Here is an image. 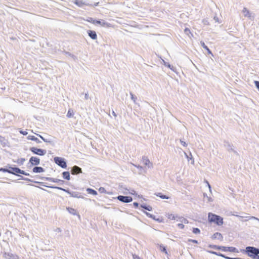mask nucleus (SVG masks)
Wrapping results in <instances>:
<instances>
[{
    "label": "nucleus",
    "mask_w": 259,
    "mask_h": 259,
    "mask_svg": "<svg viewBox=\"0 0 259 259\" xmlns=\"http://www.w3.org/2000/svg\"><path fill=\"white\" fill-rule=\"evenodd\" d=\"M84 98L86 100H88L89 99V95H88V93H85V96H84Z\"/></svg>",
    "instance_id": "57"
},
{
    "label": "nucleus",
    "mask_w": 259,
    "mask_h": 259,
    "mask_svg": "<svg viewBox=\"0 0 259 259\" xmlns=\"http://www.w3.org/2000/svg\"><path fill=\"white\" fill-rule=\"evenodd\" d=\"M142 161L144 164L147 166L148 168H151L153 167L152 163L150 161L149 159L147 157L143 156Z\"/></svg>",
    "instance_id": "14"
},
{
    "label": "nucleus",
    "mask_w": 259,
    "mask_h": 259,
    "mask_svg": "<svg viewBox=\"0 0 259 259\" xmlns=\"http://www.w3.org/2000/svg\"><path fill=\"white\" fill-rule=\"evenodd\" d=\"M112 114L114 116H116V113L114 112V111H113L112 112Z\"/></svg>",
    "instance_id": "62"
},
{
    "label": "nucleus",
    "mask_w": 259,
    "mask_h": 259,
    "mask_svg": "<svg viewBox=\"0 0 259 259\" xmlns=\"http://www.w3.org/2000/svg\"><path fill=\"white\" fill-rule=\"evenodd\" d=\"M5 140V138L0 135V142L3 143Z\"/></svg>",
    "instance_id": "53"
},
{
    "label": "nucleus",
    "mask_w": 259,
    "mask_h": 259,
    "mask_svg": "<svg viewBox=\"0 0 259 259\" xmlns=\"http://www.w3.org/2000/svg\"><path fill=\"white\" fill-rule=\"evenodd\" d=\"M254 84L256 88L259 90V81H254Z\"/></svg>",
    "instance_id": "48"
},
{
    "label": "nucleus",
    "mask_w": 259,
    "mask_h": 259,
    "mask_svg": "<svg viewBox=\"0 0 259 259\" xmlns=\"http://www.w3.org/2000/svg\"><path fill=\"white\" fill-rule=\"evenodd\" d=\"M133 256L134 259H140V258L138 255H137L136 254H133Z\"/></svg>",
    "instance_id": "54"
},
{
    "label": "nucleus",
    "mask_w": 259,
    "mask_h": 259,
    "mask_svg": "<svg viewBox=\"0 0 259 259\" xmlns=\"http://www.w3.org/2000/svg\"><path fill=\"white\" fill-rule=\"evenodd\" d=\"M214 19L215 20V21L216 22H218V21H219V20H218V18H217V17H214Z\"/></svg>",
    "instance_id": "61"
},
{
    "label": "nucleus",
    "mask_w": 259,
    "mask_h": 259,
    "mask_svg": "<svg viewBox=\"0 0 259 259\" xmlns=\"http://www.w3.org/2000/svg\"><path fill=\"white\" fill-rule=\"evenodd\" d=\"M67 116L68 118H70V117H72L73 116V112H72V111H71V110H69L68 112H67Z\"/></svg>",
    "instance_id": "38"
},
{
    "label": "nucleus",
    "mask_w": 259,
    "mask_h": 259,
    "mask_svg": "<svg viewBox=\"0 0 259 259\" xmlns=\"http://www.w3.org/2000/svg\"><path fill=\"white\" fill-rule=\"evenodd\" d=\"M224 147L229 152H233L234 154H237V152L234 148V146L228 142H224Z\"/></svg>",
    "instance_id": "9"
},
{
    "label": "nucleus",
    "mask_w": 259,
    "mask_h": 259,
    "mask_svg": "<svg viewBox=\"0 0 259 259\" xmlns=\"http://www.w3.org/2000/svg\"><path fill=\"white\" fill-rule=\"evenodd\" d=\"M20 171V168L18 167H10V171H9V173L16 175L17 174H18V172Z\"/></svg>",
    "instance_id": "17"
},
{
    "label": "nucleus",
    "mask_w": 259,
    "mask_h": 259,
    "mask_svg": "<svg viewBox=\"0 0 259 259\" xmlns=\"http://www.w3.org/2000/svg\"><path fill=\"white\" fill-rule=\"evenodd\" d=\"M141 207L147 210H149V211H151L152 209V208L151 206H146L144 204H142L141 205Z\"/></svg>",
    "instance_id": "31"
},
{
    "label": "nucleus",
    "mask_w": 259,
    "mask_h": 259,
    "mask_svg": "<svg viewBox=\"0 0 259 259\" xmlns=\"http://www.w3.org/2000/svg\"><path fill=\"white\" fill-rule=\"evenodd\" d=\"M180 142L183 146H184V147L187 146V144L185 142L182 141V140H180Z\"/></svg>",
    "instance_id": "49"
},
{
    "label": "nucleus",
    "mask_w": 259,
    "mask_h": 259,
    "mask_svg": "<svg viewBox=\"0 0 259 259\" xmlns=\"http://www.w3.org/2000/svg\"><path fill=\"white\" fill-rule=\"evenodd\" d=\"M184 155L186 156V157L187 158L188 160L189 161L190 159L192 160L191 163L192 164H194V160L192 157V155L191 154V153H190L189 155H188L186 152H184Z\"/></svg>",
    "instance_id": "22"
},
{
    "label": "nucleus",
    "mask_w": 259,
    "mask_h": 259,
    "mask_svg": "<svg viewBox=\"0 0 259 259\" xmlns=\"http://www.w3.org/2000/svg\"><path fill=\"white\" fill-rule=\"evenodd\" d=\"M162 61L165 66L168 67L169 68H170L171 70H173L172 68L171 67V66L168 64V63L166 62L163 59H162Z\"/></svg>",
    "instance_id": "36"
},
{
    "label": "nucleus",
    "mask_w": 259,
    "mask_h": 259,
    "mask_svg": "<svg viewBox=\"0 0 259 259\" xmlns=\"http://www.w3.org/2000/svg\"><path fill=\"white\" fill-rule=\"evenodd\" d=\"M253 259H259L258 254H257V256H255Z\"/></svg>",
    "instance_id": "60"
},
{
    "label": "nucleus",
    "mask_w": 259,
    "mask_h": 259,
    "mask_svg": "<svg viewBox=\"0 0 259 259\" xmlns=\"http://www.w3.org/2000/svg\"><path fill=\"white\" fill-rule=\"evenodd\" d=\"M207 183L208 186V187H209V189H210V185L208 184V182H207Z\"/></svg>",
    "instance_id": "63"
},
{
    "label": "nucleus",
    "mask_w": 259,
    "mask_h": 259,
    "mask_svg": "<svg viewBox=\"0 0 259 259\" xmlns=\"http://www.w3.org/2000/svg\"><path fill=\"white\" fill-rule=\"evenodd\" d=\"M88 33L89 34V36L93 39H97V36L96 32L92 30H89L88 31Z\"/></svg>",
    "instance_id": "18"
},
{
    "label": "nucleus",
    "mask_w": 259,
    "mask_h": 259,
    "mask_svg": "<svg viewBox=\"0 0 259 259\" xmlns=\"http://www.w3.org/2000/svg\"><path fill=\"white\" fill-rule=\"evenodd\" d=\"M0 171H2L3 172H7L9 173V171H10V168L9 169H6V168H1Z\"/></svg>",
    "instance_id": "47"
},
{
    "label": "nucleus",
    "mask_w": 259,
    "mask_h": 259,
    "mask_svg": "<svg viewBox=\"0 0 259 259\" xmlns=\"http://www.w3.org/2000/svg\"><path fill=\"white\" fill-rule=\"evenodd\" d=\"M217 255L221 256V257H224V258H225L226 259H234L232 257H228V256H226L225 255H224L223 254H222L221 253H218Z\"/></svg>",
    "instance_id": "37"
},
{
    "label": "nucleus",
    "mask_w": 259,
    "mask_h": 259,
    "mask_svg": "<svg viewBox=\"0 0 259 259\" xmlns=\"http://www.w3.org/2000/svg\"><path fill=\"white\" fill-rule=\"evenodd\" d=\"M63 177L64 179H66L67 180H69L70 178V174L68 171H64L62 173Z\"/></svg>",
    "instance_id": "23"
},
{
    "label": "nucleus",
    "mask_w": 259,
    "mask_h": 259,
    "mask_svg": "<svg viewBox=\"0 0 259 259\" xmlns=\"http://www.w3.org/2000/svg\"><path fill=\"white\" fill-rule=\"evenodd\" d=\"M244 251L252 258L259 254V249L252 246L246 247Z\"/></svg>",
    "instance_id": "2"
},
{
    "label": "nucleus",
    "mask_w": 259,
    "mask_h": 259,
    "mask_svg": "<svg viewBox=\"0 0 259 259\" xmlns=\"http://www.w3.org/2000/svg\"><path fill=\"white\" fill-rule=\"evenodd\" d=\"M25 161V159L22 158L18 159L17 160V161H16V162L20 165H22Z\"/></svg>",
    "instance_id": "32"
},
{
    "label": "nucleus",
    "mask_w": 259,
    "mask_h": 259,
    "mask_svg": "<svg viewBox=\"0 0 259 259\" xmlns=\"http://www.w3.org/2000/svg\"><path fill=\"white\" fill-rule=\"evenodd\" d=\"M45 171L41 167L35 166L33 168V172L35 173H40Z\"/></svg>",
    "instance_id": "20"
},
{
    "label": "nucleus",
    "mask_w": 259,
    "mask_h": 259,
    "mask_svg": "<svg viewBox=\"0 0 259 259\" xmlns=\"http://www.w3.org/2000/svg\"><path fill=\"white\" fill-rule=\"evenodd\" d=\"M87 191L88 192V193L94 195H96L97 194V191H96L95 190H94L91 188H88L87 189Z\"/></svg>",
    "instance_id": "27"
},
{
    "label": "nucleus",
    "mask_w": 259,
    "mask_h": 259,
    "mask_svg": "<svg viewBox=\"0 0 259 259\" xmlns=\"http://www.w3.org/2000/svg\"><path fill=\"white\" fill-rule=\"evenodd\" d=\"M67 209L68 210V212L70 213H71L73 215H77V214L76 210L74 209V208L68 207V208H67Z\"/></svg>",
    "instance_id": "26"
},
{
    "label": "nucleus",
    "mask_w": 259,
    "mask_h": 259,
    "mask_svg": "<svg viewBox=\"0 0 259 259\" xmlns=\"http://www.w3.org/2000/svg\"><path fill=\"white\" fill-rule=\"evenodd\" d=\"M209 247L215 249H221L224 251L238 252L237 249L234 247L219 246L215 245H209Z\"/></svg>",
    "instance_id": "3"
},
{
    "label": "nucleus",
    "mask_w": 259,
    "mask_h": 259,
    "mask_svg": "<svg viewBox=\"0 0 259 259\" xmlns=\"http://www.w3.org/2000/svg\"><path fill=\"white\" fill-rule=\"evenodd\" d=\"M208 252L211 253V254H215V255H218V252H215V251H208Z\"/></svg>",
    "instance_id": "55"
},
{
    "label": "nucleus",
    "mask_w": 259,
    "mask_h": 259,
    "mask_svg": "<svg viewBox=\"0 0 259 259\" xmlns=\"http://www.w3.org/2000/svg\"><path fill=\"white\" fill-rule=\"evenodd\" d=\"M22 179L28 181H31V180L28 178H23Z\"/></svg>",
    "instance_id": "59"
},
{
    "label": "nucleus",
    "mask_w": 259,
    "mask_h": 259,
    "mask_svg": "<svg viewBox=\"0 0 259 259\" xmlns=\"http://www.w3.org/2000/svg\"><path fill=\"white\" fill-rule=\"evenodd\" d=\"M39 136L40 137V138L45 142H47V143H51V141H48L47 139H45L44 138H43L41 136L39 135Z\"/></svg>",
    "instance_id": "45"
},
{
    "label": "nucleus",
    "mask_w": 259,
    "mask_h": 259,
    "mask_svg": "<svg viewBox=\"0 0 259 259\" xmlns=\"http://www.w3.org/2000/svg\"><path fill=\"white\" fill-rule=\"evenodd\" d=\"M74 3L80 7H81L84 5H87V4L82 0H75Z\"/></svg>",
    "instance_id": "21"
},
{
    "label": "nucleus",
    "mask_w": 259,
    "mask_h": 259,
    "mask_svg": "<svg viewBox=\"0 0 259 259\" xmlns=\"http://www.w3.org/2000/svg\"><path fill=\"white\" fill-rule=\"evenodd\" d=\"M161 250L162 252H164L165 254H167V251L166 250V248L164 246H160Z\"/></svg>",
    "instance_id": "43"
},
{
    "label": "nucleus",
    "mask_w": 259,
    "mask_h": 259,
    "mask_svg": "<svg viewBox=\"0 0 259 259\" xmlns=\"http://www.w3.org/2000/svg\"><path fill=\"white\" fill-rule=\"evenodd\" d=\"M200 232V230L198 228H195L193 229V233L194 234H199Z\"/></svg>",
    "instance_id": "39"
},
{
    "label": "nucleus",
    "mask_w": 259,
    "mask_h": 259,
    "mask_svg": "<svg viewBox=\"0 0 259 259\" xmlns=\"http://www.w3.org/2000/svg\"><path fill=\"white\" fill-rule=\"evenodd\" d=\"M66 54L69 56H70V57H71L74 60H76L77 59L76 56L73 54H71L69 52H66Z\"/></svg>",
    "instance_id": "35"
},
{
    "label": "nucleus",
    "mask_w": 259,
    "mask_h": 259,
    "mask_svg": "<svg viewBox=\"0 0 259 259\" xmlns=\"http://www.w3.org/2000/svg\"><path fill=\"white\" fill-rule=\"evenodd\" d=\"M181 222L185 224H187L188 223V221L186 219L183 218H181Z\"/></svg>",
    "instance_id": "46"
},
{
    "label": "nucleus",
    "mask_w": 259,
    "mask_h": 259,
    "mask_svg": "<svg viewBox=\"0 0 259 259\" xmlns=\"http://www.w3.org/2000/svg\"><path fill=\"white\" fill-rule=\"evenodd\" d=\"M99 191L101 193H105L106 192V190L103 187H100L99 189Z\"/></svg>",
    "instance_id": "42"
},
{
    "label": "nucleus",
    "mask_w": 259,
    "mask_h": 259,
    "mask_svg": "<svg viewBox=\"0 0 259 259\" xmlns=\"http://www.w3.org/2000/svg\"><path fill=\"white\" fill-rule=\"evenodd\" d=\"M212 239H218L221 241L223 240V236L219 232L215 233L212 236Z\"/></svg>",
    "instance_id": "16"
},
{
    "label": "nucleus",
    "mask_w": 259,
    "mask_h": 259,
    "mask_svg": "<svg viewBox=\"0 0 259 259\" xmlns=\"http://www.w3.org/2000/svg\"><path fill=\"white\" fill-rule=\"evenodd\" d=\"M55 231L57 232H60L61 231V230L60 228H57Z\"/></svg>",
    "instance_id": "58"
},
{
    "label": "nucleus",
    "mask_w": 259,
    "mask_h": 259,
    "mask_svg": "<svg viewBox=\"0 0 259 259\" xmlns=\"http://www.w3.org/2000/svg\"><path fill=\"white\" fill-rule=\"evenodd\" d=\"M184 32L189 37H190V34H191L192 36L193 35V34L191 33L190 30L189 28H186L185 29Z\"/></svg>",
    "instance_id": "34"
},
{
    "label": "nucleus",
    "mask_w": 259,
    "mask_h": 259,
    "mask_svg": "<svg viewBox=\"0 0 259 259\" xmlns=\"http://www.w3.org/2000/svg\"><path fill=\"white\" fill-rule=\"evenodd\" d=\"M117 199L121 202L128 203L132 201L133 199L130 196H124L122 195H119L117 197Z\"/></svg>",
    "instance_id": "10"
},
{
    "label": "nucleus",
    "mask_w": 259,
    "mask_h": 259,
    "mask_svg": "<svg viewBox=\"0 0 259 259\" xmlns=\"http://www.w3.org/2000/svg\"><path fill=\"white\" fill-rule=\"evenodd\" d=\"M144 212L146 214V215L148 216V217L159 222V219H156L155 216L153 215V214H151L149 213V212H147L146 211H144Z\"/></svg>",
    "instance_id": "30"
},
{
    "label": "nucleus",
    "mask_w": 259,
    "mask_h": 259,
    "mask_svg": "<svg viewBox=\"0 0 259 259\" xmlns=\"http://www.w3.org/2000/svg\"><path fill=\"white\" fill-rule=\"evenodd\" d=\"M233 215L239 218L241 221H243V220H242L243 218H245V221H248V220H251V219H254V220H257L259 221V220L257 218H256L254 217L241 216V215H239L235 214H233Z\"/></svg>",
    "instance_id": "15"
},
{
    "label": "nucleus",
    "mask_w": 259,
    "mask_h": 259,
    "mask_svg": "<svg viewBox=\"0 0 259 259\" xmlns=\"http://www.w3.org/2000/svg\"><path fill=\"white\" fill-rule=\"evenodd\" d=\"M126 191H127V192H124V193L125 194H132V195H137V193L136 192V191L133 189H131L130 190L127 189H125Z\"/></svg>",
    "instance_id": "28"
},
{
    "label": "nucleus",
    "mask_w": 259,
    "mask_h": 259,
    "mask_svg": "<svg viewBox=\"0 0 259 259\" xmlns=\"http://www.w3.org/2000/svg\"><path fill=\"white\" fill-rule=\"evenodd\" d=\"M20 133L23 135H27L28 134V133L26 131H20Z\"/></svg>",
    "instance_id": "51"
},
{
    "label": "nucleus",
    "mask_w": 259,
    "mask_h": 259,
    "mask_svg": "<svg viewBox=\"0 0 259 259\" xmlns=\"http://www.w3.org/2000/svg\"><path fill=\"white\" fill-rule=\"evenodd\" d=\"M242 12L245 17H247L250 20H253L254 17V14L252 12H250L246 8L244 7Z\"/></svg>",
    "instance_id": "7"
},
{
    "label": "nucleus",
    "mask_w": 259,
    "mask_h": 259,
    "mask_svg": "<svg viewBox=\"0 0 259 259\" xmlns=\"http://www.w3.org/2000/svg\"><path fill=\"white\" fill-rule=\"evenodd\" d=\"M208 201H211V198H208Z\"/></svg>",
    "instance_id": "64"
},
{
    "label": "nucleus",
    "mask_w": 259,
    "mask_h": 259,
    "mask_svg": "<svg viewBox=\"0 0 259 259\" xmlns=\"http://www.w3.org/2000/svg\"><path fill=\"white\" fill-rule=\"evenodd\" d=\"M89 22H92L94 24H100L102 26L104 27H109L110 24L105 22L104 20H93L92 18H91V20H89Z\"/></svg>",
    "instance_id": "8"
},
{
    "label": "nucleus",
    "mask_w": 259,
    "mask_h": 259,
    "mask_svg": "<svg viewBox=\"0 0 259 259\" xmlns=\"http://www.w3.org/2000/svg\"><path fill=\"white\" fill-rule=\"evenodd\" d=\"M133 205L135 207H137L139 206V203L138 202H134Z\"/></svg>",
    "instance_id": "56"
},
{
    "label": "nucleus",
    "mask_w": 259,
    "mask_h": 259,
    "mask_svg": "<svg viewBox=\"0 0 259 259\" xmlns=\"http://www.w3.org/2000/svg\"><path fill=\"white\" fill-rule=\"evenodd\" d=\"M71 172L72 175H77L82 173V169L79 166L75 165L72 167Z\"/></svg>",
    "instance_id": "13"
},
{
    "label": "nucleus",
    "mask_w": 259,
    "mask_h": 259,
    "mask_svg": "<svg viewBox=\"0 0 259 259\" xmlns=\"http://www.w3.org/2000/svg\"><path fill=\"white\" fill-rule=\"evenodd\" d=\"M29 163L32 165H37L39 164L40 159L36 157L32 156L29 159Z\"/></svg>",
    "instance_id": "12"
},
{
    "label": "nucleus",
    "mask_w": 259,
    "mask_h": 259,
    "mask_svg": "<svg viewBox=\"0 0 259 259\" xmlns=\"http://www.w3.org/2000/svg\"><path fill=\"white\" fill-rule=\"evenodd\" d=\"M47 179L48 181L54 182V183H60L61 185L63 184L64 181L61 180H59L58 179L53 178H47Z\"/></svg>",
    "instance_id": "19"
},
{
    "label": "nucleus",
    "mask_w": 259,
    "mask_h": 259,
    "mask_svg": "<svg viewBox=\"0 0 259 259\" xmlns=\"http://www.w3.org/2000/svg\"><path fill=\"white\" fill-rule=\"evenodd\" d=\"M208 219L209 222L213 223L218 226L222 225L224 223L223 218L211 212L208 213Z\"/></svg>",
    "instance_id": "1"
},
{
    "label": "nucleus",
    "mask_w": 259,
    "mask_h": 259,
    "mask_svg": "<svg viewBox=\"0 0 259 259\" xmlns=\"http://www.w3.org/2000/svg\"><path fill=\"white\" fill-rule=\"evenodd\" d=\"M130 95L131 97V99L133 100L134 103L136 104H137V103L136 102L137 99V97L135 96L132 93H130Z\"/></svg>",
    "instance_id": "29"
},
{
    "label": "nucleus",
    "mask_w": 259,
    "mask_h": 259,
    "mask_svg": "<svg viewBox=\"0 0 259 259\" xmlns=\"http://www.w3.org/2000/svg\"><path fill=\"white\" fill-rule=\"evenodd\" d=\"M54 161L57 165L62 168H65L67 167L66 162L65 159L63 158L55 157L54 158Z\"/></svg>",
    "instance_id": "5"
},
{
    "label": "nucleus",
    "mask_w": 259,
    "mask_h": 259,
    "mask_svg": "<svg viewBox=\"0 0 259 259\" xmlns=\"http://www.w3.org/2000/svg\"><path fill=\"white\" fill-rule=\"evenodd\" d=\"M4 257L6 259H20L18 255L10 253L5 252L4 254Z\"/></svg>",
    "instance_id": "11"
},
{
    "label": "nucleus",
    "mask_w": 259,
    "mask_h": 259,
    "mask_svg": "<svg viewBox=\"0 0 259 259\" xmlns=\"http://www.w3.org/2000/svg\"><path fill=\"white\" fill-rule=\"evenodd\" d=\"M20 172H18V174H22V175H25V176H29V174L26 172L24 170H21L20 169Z\"/></svg>",
    "instance_id": "41"
},
{
    "label": "nucleus",
    "mask_w": 259,
    "mask_h": 259,
    "mask_svg": "<svg viewBox=\"0 0 259 259\" xmlns=\"http://www.w3.org/2000/svg\"><path fill=\"white\" fill-rule=\"evenodd\" d=\"M133 165L134 166H135V167H136L137 168H138L139 169V170L140 171V172H142V170H143V167L142 166H140V165H135V164H133Z\"/></svg>",
    "instance_id": "40"
},
{
    "label": "nucleus",
    "mask_w": 259,
    "mask_h": 259,
    "mask_svg": "<svg viewBox=\"0 0 259 259\" xmlns=\"http://www.w3.org/2000/svg\"><path fill=\"white\" fill-rule=\"evenodd\" d=\"M200 44H201V46L204 49H205L208 54H212L211 53V52L210 51V50L208 49V48L205 45L204 42L203 41H200Z\"/></svg>",
    "instance_id": "25"
},
{
    "label": "nucleus",
    "mask_w": 259,
    "mask_h": 259,
    "mask_svg": "<svg viewBox=\"0 0 259 259\" xmlns=\"http://www.w3.org/2000/svg\"><path fill=\"white\" fill-rule=\"evenodd\" d=\"M176 218V217L175 216V215H174L172 214H170L168 215V219H171V220H175Z\"/></svg>",
    "instance_id": "44"
},
{
    "label": "nucleus",
    "mask_w": 259,
    "mask_h": 259,
    "mask_svg": "<svg viewBox=\"0 0 259 259\" xmlns=\"http://www.w3.org/2000/svg\"><path fill=\"white\" fill-rule=\"evenodd\" d=\"M188 241L189 242H192L195 243H198V241L196 240H193V239H190L188 240Z\"/></svg>",
    "instance_id": "52"
},
{
    "label": "nucleus",
    "mask_w": 259,
    "mask_h": 259,
    "mask_svg": "<svg viewBox=\"0 0 259 259\" xmlns=\"http://www.w3.org/2000/svg\"><path fill=\"white\" fill-rule=\"evenodd\" d=\"M48 187L49 188H51L57 189L58 190H62V191L67 193L68 194H69L70 195V196H71L72 197L83 198V197H81L80 195H79L78 194H77L76 192H71L69 191L68 190L63 189V188L59 187H55V186H48Z\"/></svg>",
    "instance_id": "4"
},
{
    "label": "nucleus",
    "mask_w": 259,
    "mask_h": 259,
    "mask_svg": "<svg viewBox=\"0 0 259 259\" xmlns=\"http://www.w3.org/2000/svg\"><path fill=\"white\" fill-rule=\"evenodd\" d=\"M30 150L35 154L44 156L46 154V150L41 149H38L36 147H33L30 148Z\"/></svg>",
    "instance_id": "6"
},
{
    "label": "nucleus",
    "mask_w": 259,
    "mask_h": 259,
    "mask_svg": "<svg viewBox=\"0 0 259 259\" xmlns=\"http://www.w3.org/2000/svg\"><path fill=\"white\" fill-rule=\"evenodd\" d=\"M27 138L29 140L35 141L37 143H40L41 142L38 138H36L34 136H29Z\"/></svg>",
    "instance_id": "24"
},
{
    "label": "nucleus",
    "mask_w": 259,
    "mask_h": 259,
    "mask_svg": "<svg viewBox=\"0 0 259 259\" xmlns=\"http://www.w3.org/2000/svg\"><path fill=\"white\" fill-rule=\"evenodd\" d=\"M178 226L181 229H183L184 228V225L181 223L178 224Z\"/></svg>",
    "instance_id": "50"
},
{
    "label": "nucleus",
    "mask_w": 259,
    "mask_h": 259,
    "mask_svg": "<svg viewBox=\"0 0 259 259\" xmlns=\"http://www.w3.org/2000/svg\"><path fill=\"white\" fill-rule=\"evenodd\" d=\"M156 195L157 196H159V197H160L162 199H168L169 197L166 195H162L161 193H158L156 194Z\"/></svg>",
    "instance_id": "33"
}]
</instances>
